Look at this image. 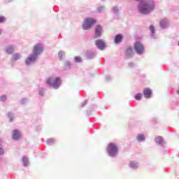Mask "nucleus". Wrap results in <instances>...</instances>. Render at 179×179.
Listing matches in <instances>:
<instances>
[{
    "mask_svg": "<svg viewBox=\"0 0 179 179\" xmlns=\"http://www.w3.org/2000/svg\"><path fill=\"white\" fill-rule=\"evenodd\" d=\"M17 59H20V55L15 53L13 55V60L17 61Z\"/></svg>",
    "mask_w": 179,
    "mask_h": 179,
    "instance_id": "2eb2a0df",
    "label": "nucleus"
},
{
    "mask_svg": "<svg viewBox=\"0 0 179 179\" xmlns=\"http://www.w3.org/2000/svg\"><path fill=\"white\" fill-rule=\"evenodd\" d=\"M0 155H3V149L2 148H0Z\"/></svg>",
    "mask_w": 179,
    "mask_h": 179,
    "instance_id": "a878e982",
    "label": "nucleus"
},
{
    "mask_svg": "<svg viewBox=\"0 0 179 179\" xmlns=\"http://www.w3.org/2000/svg\"><path fill=\"white\" fill-rule=\"evenodd\" d=\"M5 20H6L5 17L0 16V23H3Z\"/></svg>",
    "mask_w": 179,
    "mask_h": 179,
    "instance_id": "b1692460",
    "label": "nucleus"
},
{
    "mask_svg": "<svg viewBox=\"0 0 179 179\" xmlns=\"http://www.w3.org/2000/svg\"><path fill=\"white\" fill-rule=\"evenodd\" d=\"M95 31V38H99L101 37V33H103V27L100 25H96L94 29Z\"/></svg>",
    "mask_w": 179,
    "mask_h": 179,
    "instance_id": "0eeeda50",
    "label": "nucleus"
},
{
    "mask_svg": "<svg viewBox=\"0 0 179 179\" xmlns=\"http://www.w3.org/2000/svg\"><path fill=\"white\" fill-rule=\"evenodd\" d=\"M167 24L168 22L166 18L161 20V21L159 22V25L161 26V27H162V29H164V27H167Z\"/></svg>",
    "mask_w": 179,
    "mask_h": 179,
    "instance_id": "9b49d317",
    "label": "nucleus"
},
{
    "mask_svg": "<svg viewBox=\"0 0 179 179\" xmlns=\"http://www.w3.org/2000/svg\"><path fill=\"white\" fill-rule=\"evenodd\" d=\"M178 94H179V90L177 91Z\"/></svg>",
    "mask_w": 179,
    "mask_h": 179,
    "instance_id": "bb28decb",
    "label": "nucleus"
},
{
    "mask_svg": "<svg viewBox=\"0 0 179 179\" xmlns=\"http://www.w3.org/2000/svg\"><path fill=\"white\" fill-rule=\"evenodd\" d=\"M95 44L99 50H104V48H106V43L103 40H100V39L96 40L95 41Z\"/></svg>",
    "mask_w": 179,
    "mask_h": 179,
    "instance_id": "6e6552de",
    "label": "nucleus"
},
{
    "mask_svg": "<svg viewBox=\"0 0 179 179\" xmlns=\"http://www.w3.org/2000/svg\"><path fill=\"white\" fill-rule=\"evenodd\" d=\"M150 30L152 33V34H155V27H153V25L150 26Z\"/></svg>",
    "mask_w": 179,
    "mask_h": 179,
    "instance_id": "4be33fe9",
    "label": "nucleus"
},
{
    "mask_svg": "<svg viewBox=\"0 0 179 179\" xmlns=\"http://www.w3.org/2000/svg\"><path fill=\"white\" fill-rule=\"evenodd\" d=\"M121 41H122V35L119 34L115 38V44H119Z\"/></svg>",
    "mask_w": 179,
    "mask_h": 179,
    "instance_id": "f8f14e48",
    "label": "nucleus"
},
{
    "mask_svg": "<svg viewBox=\"0 0 179 179\" xmlns=\"http://www.w3.org/2000/svg\"><path fill=\"white\" fill-rule=\"evenodd\" d=\"M22 162L24 166H27L29 164V159H27V157H22Z\"/></svg>",
    "mask_w": 179,
    "mask_h": 179,
    "instance_id": "dca6fc26",
    "label": "nucleus"
},
{
    "mask_svg": "<svg viewBox=\"0 0 179 179\" xmlns=\"http://www.w3.org/2000/svg\"><path fill=\"white\" fill-rule=\"evenodd\" d=\"M59 57L60 58V59H62V52H59Z\"/></svg>",
    "mask_w": 179,
    "mask_h": 179,
    "instance_id": "393cba45",
    "label": "nucleus"
},
{
    "mask_svg": "<svg viewBox=\"0 0 179 179\" xmlns=\"http://www.w3.org/2000/svg\"><path fill=\"white\" fill-rule=\"evenodd\" d=\"M155 142H156L157 143H159V144L163 143V137H162V136H158L156 137V138H155Z\"/></svg>",
    "mask_w": 179,
    "mask_h": 179,
    "instance_id": "ddd939ff",
    "label": "nucleus"
},
{
    "mask_svg": "<svg viewBox=\"0 0 179 179\" xmlns=\"http://www.w3.org/2000/svg\"><path fill=\"white\" fill-rule=\"evenodd\" d=\"M129 66H132V64H130Z\"/></svg>",
    "mask_w": 179,
    "mask_h": 179,
    "instance_id": "cd10ccee",
    "label": "nucleus"
},
{
    "mask_svg": "<svg viewBox=\"0 0 179 179\" xmlns=\"http://www.w3.org/2000/svg\"><path fill=\"white\" fill-rule=\"evenodd\" d=\"M143 94L145 99H150V96H152V90L150 88H145L144 89Z\"/></svg>",
    "mask_w": 179,
    "mask_h": 179,
    "instance_id": "1a4fd4ad",
    "label": "nucleus"
},
{
    "mask_svg": "<svg viewBox=\"0 0 179 179\" xmlns=\"http://www.w3.org/2000/svg\"><path fill=\"white\" fill-rule=\"evenodd\" d=\"M0 101H6V96L3 95L0 96Z\"/></svg>",
    "mask_w": 179,
    "mask_h": 179,
    "instance_id": "412c9836",
    "label": "nucleus"
},
{
    "mask_svg": "<svg viewBox=\"0 0 179 179\" xmlns=\"http://www.w3.org/2000/svg\"><path fill=\"white\" fill-rule=\"evenodd\" d=\"M130 167L131 169H136L138 168V164H136V162H130Z\"/></svg>",
    "mask_w": 179,
    "mask_h": 179,
    "instance_id": "6ab92c4d",
    "label": "nucleus"
},
{
    "mask_svg": "<svg viewBox=\"0 0 179 179\" xmlns=\"http://www.w3.org/2000/svg\"><path fill=\"white\" fill-rule=\"evenodd\" d=\"M75 61H76V62H81L82 59L80 57H75Z\"/></svg>",
    "mask_w": 179,
    "mask_h": 179,
    "instance_id": "5701e85b",
    "label": "nucleus"
},
{
    "mask_svg": "<svg viewBox=\"0 0 179 179\" xmlns=\"http://www.w3.org/2000/svg\"><path fill=\"white\" fill-rule=\"evenodd\" d=\"M96 22L94 18H86L83 24V29L84 30H89V29H92L93 24H96Z\"/></svg>",
    "mask_w": 179,
    "mask_h": 179,
    "instance_id": "20e7f679",
    "label": "nucleus"
},
{
    "mask_svg": "<svg viewBox=\"0 0 179 179\" xmlns=\"http://www.w3.org/2000/svg\"><path fill=\"white\" fill-rule=\"evenodd\" d=\"M126 54L127 55H132L134 54V50H132V48H128L127 49Z\"/></svg>",
    "mask_w": 179,
    "mask_h": 179,
    "instance_id": "4468645a",
    "label": "nucleus"
},
{
    "mask_svg": "<svg viewBox=\"0 0 179 179\" xmlns=\"http://www.w3.org/2000/svg\"><path fill=\"white\" fill-rule=\"evenodd\" d=\"M0 34H1V32H0Z\"/></svg>",
    "mask_w": 179,
    "mask_h": 179,
    "instance_id": "c85d7f7f",
    "label": "nucleus"
},
{
    "mask_svg": "<svg viewBox=\"0 0 179 179\" xmlns=\"http://www.w3.org/2000/svg\"><path fill=\"white\" fill-rule=\"evenodd\" d=\"M136 100H141L142 99V94L138 93L135 96Z\"/></svg>",
    "mask_w": 179,
    "mask_h": 179,
    "instance_id": "aec40b11",
    "label": "nucleus"
},
{
    "mask_svg": "<svg viewBox=\"0 0 179 179\" xmlns=\"http://www.w3.org/2000/svg\"><path fill=\"white\" fill-rule=\"evenodd\" d=\"M20 133L17 130H14L13 131V139L15 141H17V139H20Z\"/></svg>",
    "mask_w": 179,
    "mask_h": 179,
    "instance_id": "9d476101",
    "label": "nucleus"
},
{
    "mask_svg": "<svg viewBox=\"0 0 179 179\" xmlns=\"http://www.w3.org/2000/svg\"><path fill=\"white\" fill-rule=\"evenodd\" d=\"M43 52V46L41 44H37L34 47L33 54L28 57L25 61L27 65H30L31 62H34L37 59V55Z\"/></svg>",
    "mask_w": 179,
    "mask_h": 179,
    "instance_id": "f257e3e1",
    "label": "nucleus"
},
{
    "mask_svg": "<svg viewBox=\"0 0 179 179\" xmlns=\"http://www.w3.org/2000/svg\"><path fill=\"white\" fill-rule=\"evenodd\" d=\"M153 9H155V1L153 0H150L146 3L142 4L138 7L140 13H143V15H148Z\"/></svg>",
    "mask_w": 179,
    "mask_h": 179,
    "instance_id": "f03ea898",
    "label": "nucleus"
},
{
    "mask_svg": "<svg viewBox=\"0 0 179 179\" xmlns=\"http://www.w3.org/2000/svg\"><path fill=\"white\" fill-rule=\"evenodd\" d=\"M137 139L138 142H142V141H145V136H143V134H139L137 136Z\"/></svg>",
    "mask_w": 179,
    "mask_h": 179,
    "instance_id": "f3484780",
    "label": "nucleus"
},
{
    "mask_svg": "<svg viewBox=\"0 0 179 179\" xmlns=\"http://www.w3.org/2000/svg\"><path fill=\"white\" fill-rule=\"evenodd\" d=\"M6 51L7 54H13L14 50L12 48V46H9L8 48H6Z\"/></svg>",
    "mask_w": 179,
    "mask_h": 179,
    "instance_id": "a211bd4d",
    "label": "nucleus"
},
{
    "mask_svg": "<svg viewBox=\"0 0 179 179\" xmlns=\"http://www.w3.org/2000/svg\"><path fill=\"white\" fill-rule=\"evenodd\" d=\"M134 48L137 54H143L145 48H143V45L141 42H136L134 43Z\"/></svg>",
    "mask_w": 179,
    "mask_h": 179,
    "instance_id": "423d86ee",
    "label": "nucleus"
},
{
    "mask_svg": "<svg viewBox=\"0 0 179 179\" xmlns=\"http://www.w3.org/2000/svg\"><path fill=\"white\" fill-rule=\"evenodd\" d=\"M46 83L47 85H48V86H50L54 89H58V87L61 86L62 81L59 77H57V78L49 77L46 80Z\"/></svg>",
    "mask_w": 179,
    "mask_h": 179,
    "instance_id": "7ed1b4c3",
    "label": "nucleus"
},
{
    "mask_svg": "<svg viewBox=\"0 0 179 179\" xmlns=\"http://www.w3.org/2000/svg\"><path fill=\"white\" fill-rule=\"evenodd\" d=\"M118 149L114 143H110L108 146V153L110 156H115Z\"/></svg>",
    "mask_w": 179,
    "mask_h": 179,
    "instance_id": "39448f33",
    "label": "nucleus"
}]
</instances>
